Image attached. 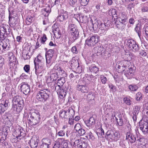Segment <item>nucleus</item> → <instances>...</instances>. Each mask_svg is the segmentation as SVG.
<instances>
[{
  "instance_id": "1",
  "label": "nucleus",
  "mask_w": 148,
  "mask_h": 148,
  "mask_svg": "<svg viewBox=\"0 0 148 148\" xmlns=\"http://www.w3.org/2000/svg\"><path fill=\"white\" fill-rule=\"evenodd\" d=\"M12 107L11 109L14 114L20 112L23 108L24 102L22 98L19 96L14 97L12 100Z\"/></svg>"
},
{
  "instance_id": "2",
  "label": "nucleus",
  "mask_w": 148,
  "mask_h": 148,
  "mask_svg": "<svg viewBox=\"0 0 148 148\" xmlns=\"http://www.w3.org/2000/svg\"><path fill=\"white\" fill-rule=\"evenodd\" d=\"M50 78L53 81H56L60 77H66V74L59 64H56L50 72Z\"/></svg>"
},
{
  "instance_id": "3",
  "label": "nucleus",
  "mask_w": 148,
  "mask_h": 148,
  "mask_svg": "<svg viewBox=\"0 0 148 148\" xmlns=\"http://www.w3.org/2000/svg\"><path fill=\"white\" fill-rule=\"evenodd\" d=\"M40 114L39 111L34 110L32 112L29 113L28 115L27 119L30 124L34 127L38 124L40 122Z\"/></svg>"
},
{
  "instance_id": "4",
  "label": "nucleus",
  "mask_w": 148,
  "mask_h": 148,
  "mask_svg": "<svg viewBox=\"0 0 148 148\" xmlns=\"http://www.w3.org/2000/svg\"><path fill=\"white\" fill-rule=\"evenodd\" d=\"M50 93L49 89H43L38 92L36 98L39 101L45 102L49 98Z\"/></svg>"
},
{
  "instance_id": "5",
  "label": "nucleus",
  "mask_w": 148,
  "mask_h": 148,
  "mask_svg": "<svg viewBox=\"0 0 148 148\" xmlns=\"http://www.w3.org/2000/svg\"><path fill=\"white\" fill-rule=\"evenodd\" d=\"M14 134L16 136L15 138H12L11 141L12 143H16L17 141L23 138L25 136L26 134L25 131L22 128L19 127L17 128L14 132Z\"/></svg>"
},
{
  "instance_id": "6",
  "label": "nucleus",
  "mask_w": 148,
  "mask_h": 148,
  "mask_svg": "<svg viewBox=\"0 0 148 148\" xmlns=\"http://www.w3.org/2000/svg\"><path fill=\"white\" fill-rule=\"evenodd\" d=\"M99 37L97 35L95 34L90 36L85 41V44L88 47H92L99 41Z\"/></svg>"
},
{
  "instance_id": "7",
  "label": "nucleus",
  "mask_w": 148,
  "mask_h": 148,
  "mask_svg": "<svg viewBox=\"0 0 148 148\" xmlns=\"http://www.w3.org/2000/svg\"><path fill=\"white\" fill-rule=\"evenodd\" d=\"M74 110L72 109H68L67 110H62L60 111L59 116L61 118L67 119L69 117L71 118L73 116Z\"/></svg>"
},
{
  "instance_id": "8",
  "label": "nucleus",
  "mask_w": 148,
  "mask_h": 148,
  "mask_svg": "<svg viewBox=\"0 0 148 148\" xmlns=\"http://www.w3.org/2000/svg\"><path fill=\"white\" fill-rule=\"evenodd\" d=\"M74 143V147L77 146L78 148H86L88 145L87 140L84 138L76 140Z\"/></svg>"
},
{
  "instance_id": "9",
  "label": "nucleus",
  "mask_w": 148,
  "mask_h": 148,
  "mask_svg": "<svg viewBox=\"0 0 148 148\" xmlns=\"http://www.w3.org/2000/svg\"><path fill=\"white\" fill-rule=\"evenodd\" d=\"M54 52V50L53 49H49L47 52H46V66L47 68H49L52 65L51 58Z\"/></svg>"
},
{
  "instance_id": "10",
  "label": "nucleus",
  "mask_w": 148,
  "mask_h": 148,
  "mask_svg": "<svg viewBox=\"0 0 148 148\" xmlns=\"http://www.w3.org/2000/svg\"><path fill=\"white\" fill-rule=\"evenodd\" d=\"M127 45L130 49L134 51H137L138 50V45L136 41L132 39H129L127 40Z\"/></svg>"
},
{
  "instance_id": "11",
  "label": "nucleus",
  "mask_w": 148,
  "mask_h": 148,
  "mask_svg": "<svg viewBox=\"0 0 148 148\" xmlns=\"http://www.w3.org/2000/svg\"><path fill=\"white\" fill-rule=\"evenodd\" d=\"M68 146L67 143L64 141L63 138H58L53 148H66Z\"/></svg>"
},
{
  "instance_id": "12",
  "label": "nucleus",
  "mask_w": 148,
  "mask_h": 148,
  "mask_svg": "<svg viewBox=\"0 0 148 148\" xmlns=\"http://www.w3.org/2000/svg\"><path fill=\"white\" fill-rule=\"evenodd\" d=\"M90 21L92 24V28L93 29H94V26H95V28L96 29L97 28H99V29H105V30L108 29V27L107 26L105 23H101L100 20H97L96 21V23L94 24L92 23V19L90 18Z\"/></svg>"
},
{
  "instance_id": "13",
  "label": "nucleus",
  "mask_w": 148,
  "mask_h": 148,
  "mask_svg": "<svg viewBox=\"0 0 148 148\" xmlns=\"http://www.w3.org/2000/svg\"><path fill=\"white\" fill-rule=\"evenodd\" d=\"M139 126L140 130L144 134H148V121H140Z\"/></svg>"
},
{
  "instance_id": "14",
  "label": "nucleus",
  "mask_w": 148,
  "mask_h": 148,
  "mask_svg": "<svg viewBox=\"0 0 148 148\" xmlns=\"http://www.w3.org/2000/svg\"><path fill=\"white\" fill-rule=\"evenodd\" d=\"M10 46L9 41L8 39L0 41V53H2L5 51L6 48H9Z\"/></svg>"
},
{
  "instance_id": "15",
  "label": "nucleus",
  "mask_w": 148,
  "mask_h": 148,
  "mask_svg": "<svg viewBox=\"0 0 148 148\" xmlns=\"http://www.w3.org/2000/svg\"><path fill=\"white\" fill-rule=\"evenodd\" d=\"M20 86L21 91L25 95L28 94L30 92V86L27 83L23 82Z\"/></svg>"
},
{
  "instance_id": "16",
  "label": "nucleus",
  "mask_w": 148,
  "mask_h": 148,
  "mask_svg": "<svg viewBox=\"0 0 148 148\" xmlns=\"http://www.w3.org/2000/svg\"><path fill=\"white\" fill-rule=\"evenodd\" d=\"M9 18V23L11 27L14 28V29H15L18 25V17L16 16L15 17H11L10 15Z\"/></svg>"
},
{
  "instance_id": "17",
  "label": "nucleus",
  "mask_w": 148,
  "mask_h": 148,
  "mask_svg": "<svg viewBox=\"0 0 148 148\" xmlns=\"http://www.w3.org/2000/svg\"><path fill=\"white\" fill-rule=\"evenodd\" d=\"M35 70L36 75L41 76L44 73L45 68L44 65H35Z\"/></svg>"
},
{
  "instance_id": "18",
  "label": "nucleus",
  "mask_w": 148,
  "mask_h": 148,
  "mask_svg": "<svg viewBox=\"0 0 148 148\" xmlns=\"http://www.w3.org/2000/svg\"><path fill=\"white\" fill-rule=\"evenodd\" d=\"M8 57L9 59L10 65L13 67L16 63V57L14 55L13 53L11 52H9Z\"/></svg>"
},
{
  "instance_id": "19",
  "label": "nucleus",
  "mask_w": 148,
  "mask_h": 148,
  "mask_svg": "<svg viewBox=\"0 0 148 148\" xmlns=\"http://www.w3.org/2000/svg\"><path fill=\"white\" fill-rule=\"evenodd\" d=\"M132 131H127L126 134V140H129L130 142L132 143H134L136 140L135 135L132 133Z\"/></svg>"
},
{
  "instance_id": "20",
  "label": "nucleus",
  "mask_w": 148,
  "mask_h": 148,
  "mask_svg": "<svg viewBox=\"0 0 148 148\" xmlns=\"http://www.w3.org/2000/svg\"><path fill=\"white\" fill-rule=\"evenodd\" d=\"M74 129L81 136L84 135L86 133L85 130L79 123H77L74 126Z\"/></svg>"
},
{
  "instance_id": "21",
  "label": "nucleus",
  "mask_w": 148,
  "mask_h": 148,
  "mask_svg": "<svg viewBox=\"0 0 148 148\" xmlns=\"http://www.w3.org/2000/svg\"><path fill=\"white\" fill-rule=\"evenodd\" d=\"M0 32L5 33L6 35L10 34V30L9 26L6 24H3L0 27Z\"/></svg>"
},
{
  "instance_id": "22",
  "label": "nucleus",
  "mask_w": 148,
  "mask_h": 148,
  "mask_svg": "<svg viewBox=\"0 0 148 148\" xmlns=\"http://www.w3.org/2000/svg\"><path fill=\"white\" fill-rule=\"evenodd\" d=\"M134 72V70L130 67L126 69L125 72H124V74L127 77L130 78L132 77Z\"/></svg>"
},
{
  "instance_id": "23",
  "label": "nucleus",
  "mask_w": 148,
  "mask_h": 148,
  "mask_svg": "<svg viewBox=\"0 0 148 148\" xmlns=\"http://www.w3.org/2000/svg\"><path fill=\"white\" fill-rule=\"evenodd\" d=\"M44 60L41 56H38L34 60V65H44Z\"/></svg>"
},
{
  "instance_id": "24",
  "label": "nucleus",
  "mask_w": 148,
  "mask_h": 148,
  "mask_svg": "<svg viewBox=\"0 0 148 148\" xmlns=\"http://www.w3.org/2000/svg\"><path fill=\"white\" fill-rule=\"evenodd\" d=\"M121 22L119 21V23L117 25V27L119 29L121 30L124 29L127 23V18H121Z\"/></svg>"
},
{
  "instance_id": "25",
  "label": "nucleus",
  "mask_w": 148,
  "mask_h": 148,
  "mask_svg": "<svg viewBox=\"0 0 148 148\" xmlns=\"http://www.w3.org/2000/svg\"><path fill=\"white\" fill-rule=\"evenodd\" d=\"M140 108V106H135V108L134 109L133 115L132 117L134 122H135L137 120V116L139 112Z\"/></svg>"
},
{
  "instance_id": "26",
  "label": "nucleus",
  "mask_w": 148,
  "mask_h": 148,
  "mask_svg": "<svg viewBox=\"0 0 148 148\" xmlns=\"http://www.w3.org/2000/svg\"><path fill=\"white\" fill-rule=\"evenodd\" d=\"M77 89L83 93H87L88 92L89 88L87 86L82 84H78L77 86Z\"/></svg>"
},
{
  "instance_id": "27",
  "label": "nucleus",
  "mask_w": 148,
  "mask_h": 148,
  "mask_svg": "<svg viewBox=\"0 0 148 148\" xmlns=\"http://www.w3.org/2000/svg\"><path fill=\"white\" fill-rule=\"evenodd\" d=\"M68 16V12L66 11L63 12L57 17V19L60 21L62 22L67 19Z\"/></svg>"
},
{
  "instance_id": "28",
  "label": "nucleus",
  "mask_w": 148,
  "mask_h": 148,
  "mask_svg": "<svg viewBox=\"0 0 148 148\" xmlns=\"http://www.w3.org/2000/svg\"><path fill=\"white\" fill-rule=\"evenodd\" d=\"M85 123L87 127L89 128H92V126L94 125L95 123L94 118L93 117H91L89 119L85 121Z\"/></svg>"
},
{
  "instance_id": "29",
  "label": "nucleus",
  "mask_w": 148,
  "mask_h": 148,
  "mask_svg": "<svg viewBox=\"0 0 148 148\" xmlns=\"http://www.w3.org/2000/svg\"><path fill=\"white\" fill-rule=\"evenodd\" d=\"M141 29L142 25H141V23H138L136 25V27L134 29V30L138 34V35L140 39H141Z\"/></svg>"
},
{
  "instance_id": "30",
  "label": "nucleus",
  "mask_w": 148,
  "mask_h": 148,
  "mask_svg": "<svg viewBox=\"0 0 148 148\" xmlns=\"http://www.w3.org/2000/svg\"><path fill=\"white\" fill-rule=\"evenodd\" d=\"M121 63L120 62H118L116 65L115 66V68L116 70H117L118 72L119 73H122L123 72L124 73V72H125V68L124 67L123 65H120V64Z\"/></svg>"
},
{
  "instance_id": "31",
  "label": "nucleus",
  "mask_w": 148,
  "mask_h": 148,
  "mask_svg": "<svg viewBox=\"0 0 148 148\" xmlns=\"http://www.w3.org/2000/svg\"><path fill=\"white\" fill-rule=\"evenodd\" d=\"M89 70L93 73H97L99 71V68L94 64H92L88 66Z\"/></svg>"
},
{
  "instance_id": "32",
  "label": "nucleus",
  "mask_w": 148,
  "mask_h": 148,
  "mask_svg": "<svg viewBox=\"0 0 148 148\" xmlns=\"http://www.w3.org/2000/svg\"><path fill=\"white\" fill-rule=\"evenodd\" d=\"M113 131L111 130H108L106 133L105 137L107 140L113 141Z\"/></svg>"
},
{
  "instance_id": "33",
  "label": "nucleus",
  "mask_w": 148,
  "mask_h": 148,
  "mask_svg": "<svg viewBox=\"0 0 148 148\" xmlns=\"http://www.w3.org/2000/svg\"><path fill=\"white\" fill-rule=\"evenodd\" d=\"M65 77L61 76L59 77L60 78L58 79L57 81V84L58 86L59 87V88H61V87L64 84L65 82V78H64Z\"/></svg>"
},
{
  "instance_id": "34",
  "label": "nucleus",
  "mask_w": 148,
  "mask_h": 148,
  "mask_svg": "<svg viewBox=\"0 0 148 148\" xmlns=\"http://www.w3.org/2000/svg\"><path fill=\"white\" fill-rule=\"evenodd\" d=\"M39 140L36 138L32 139L31 140V146L34 148H37Z\"/></svg>"
},
{
  "instance_id": "35",
  "label": "nucleus",
  "mask_w": 148,
  "mask_h": 148,
  "mask_svg": "<svg viewBox=\"0 0 148 148\" xmlns=\"http://www.w3.org/2000/svg\"><path fill=\"white\" fill-rule=\"evenodd\" d=\"M75 30L71 32V36L73 38V40H75L77 39L79 37V32L78 31V30L74 29Z\"/></svg>"
},
{
  "instance_id": "36",
  "label": "nucleus",
  "mask_w": 148,
  "mask_h": 148,
  "mask_svg": "<svg viewBox=\"0 0 148 148\" xmlns=\"http://www.w3.org/2000/svg\"><path fill=\"white\" fill-rule=\"evenodd\" d=\"M113 134V141H116L119 140L120 138V135L118 131L114 132Z\"/></svg>"
},
{
  "instance_id": "37",
  "label": "nucleus",
  "mask_w": 148,
  "mask_h": 148,
  "mask_svg": "<svg viewBox=\"0 0 148 148\" xmlns=\"http://www.w3.org/2000/svg\"><path fill=\"white\" fill-rule=\"evenodd\" d=\"M94 93L92 92H89L87 96L86 99L88 101H90L94 100L95 98Z\"/></svg>"
},
{
  "instance_id": "38",
  "label": "nucleus",
  "mask_w": 148,
  "mask_h": 148,
  "mask_svg": "<svg viewBox=\"0 0 148 148\" xmlns=\"http://www.w3.org/2000/svg\"><path fill=\"white\" fill-rule=\"evenodd\" d=\"M70 139V143L71 145H73L74 146V143H75V141L74 140H76V136L74 133H73L70 134L69 136Z\"/></svg>"
},
{
  "instance_id": "39",
  "label": "nucleus",
  "mask_w": 148,
  "mask_h": 148,
  "mask_svg": "<svg viewBox=\"0 0 148 148\" xmlns=\"http://www.w3.org/2000/svg\"><path fill=\"white\" fill-rule=\"evenodd\" d=\"M90 78L89 77H85L83 78L82 82V84L87 86L90 82Z\"/></svg>"
},
{
  "instance_id": "40",
  "label": "nucleus",
  "mask_w": 148,
  "mask_h": 148,
  "mask_svg": "<svg viewBox=\"0 0 148 148\" xmlns=\"http://www.w3.org/2000/svg\"><path fill=\"white\" fill-rule=\"evenodd\" d=\"M42 143L50 147L51 145V140L48 138H44L42 140Z\"/></svg>"
},
{
  "instance_id": "41",
  "label": "nucleus",
  "mask_w": 148,
  "mask_h": 148,
  "mask_svg": "<svg viewBox=\"0 0 148 148\" xmlns=\"http://www.w3.org/2000/svg\"><path fill=\"white\" fill-rule=\"evenodd\" d=\"M0 104L3 105L5 107V106L6 108H8V106L10 105V103L8 100H0Z\"/></svg>"
},
{
  "instance_id": "42",
  "label": "nucleus",
  "mask_w": 148,
  "mask_h": 148,
  "mask_svg": "<svg viewBox=\"0 0 148 148\" xmlns=\"http://www.w3.org/2000/svg\"><path fill=\"white\" fill-rule=\"evenodd\" d=\"M34 21V17L30 15H28L26 19V23L27 25H29Z\"/></svg>"
},
{
  "instance_id": "43",
  "label": "nucleus",
  "mask_w": 148,
  "mask_h": 148,
  "mask_svg": "<svg viewBox=\"0 0 148 148\" xmlns=\"http://www.w3.org/2000/svg\"><path fill=\"white\" fill-rule=\"evenodd\" d=\"M71 67L73 68V69H75L79 65V63L77 60H72L71 62Z\"/></svg>"
},
{
  "instance_id": "44",
  "label": "nucleus",
  "mask_w": 148,
  "mask_h": 148,
  "mask_svg": "<svg viewBox=\"0 0 148 148\" xmlns=\"http://www.w3.org/2000/svg\"><path fill=\"white\" fill-rule=\"evenodd\" d=\"M121 63L120 64V65H123L125 69H127L128 68L130 67L129 66V64H130V62L124 60L123 61H120Z\"/></svg>"
},
{
  "instance_id": "45",
  "label": "nucleus",
  "mask_w": 148,
  "mask_h": 148,
  "mask_svg": "<svg viewBox=\"0 0 148 148\" xmlns=\"http://www.w3.org/2000/svg\"><path fill=\"white\" fill-rule=\"evenodd\" d=\"M96 134L99 138H102L103 137V135L104 134V131L102 128H101L99 130L98 132H96Z\"/></svg>"
},
{
  "instance_id": "46",
  "label": "nucleus",
  "mask_w": 148,
  "mask_h": 148,
  "mask_svg": "<svg viewBox=\"0 0 148 148\" xmlns=\"http://www.w3.org/2000/svg\"><path fill=\"white\" fill-rule=\"evenodd\" d=\"M128 88L130 90L135 91L138 89V87L136 85L133 84L129 85Z\"/></svg>"
},
{
  "instance_id": "47",
  "label": "nucleus",
  "mask_w": 148,
  "mask_h": 148,
  "mask_svg": "<svg viewBox=\"0 0 148 148\" xmlns=\"http://www.w3.org/2000/svg\"><path fill=\"white\" fill-rule=\"evenodd\" d=\"M85 134L86 135V137L87 138L91 139L92 140L94 139V136L92 133L90 131L87 132L86 133H85Z\"/></svg>"
},
{
  "instance_id": "48",
  "label": "nucleus",
  "mask_w": 148,
  "mask_h": 148,
  "mask_svg": "<svg viewBox=\"0 0 148 148\" xmlns=\"http://www.w3.org/2000/svg\"><path fill=\"white\" fill-rule=\"evenodd\" d=\"M123 57L124 60L130 61L131 59L132 55L125 54L123 55Z\"/></svg>"
},
{
  "instance_id": "49",
  "label": "nucleus",
  "mask_w": 148,
  "mask_h": 148,
  "mask_svg": "<svg viewBox=\"0 0 148 148\" xmlns=\"http://www.w3.org/2000/svg\"><path fill=\"white\" fill-rule=\"evenodd\" d=\"M119 121H117V124L119 126H122L124 124V121L122 116H120L119 117Z\"/></svg>"
},
{
  "instance_id": "50",
  "label": "nucleus",
  "mask_w": 148,
  "mask_h": 148,
  "mask_svg": "<svg viewBox=\"0 0 148 148\" xmlns=\"http://www.w3.org/2000/svg\"><path fill=\"white\" fill-rule=\"evenodd\" d=\"M76 26L74 24H71V23L69 24L68 26V29L71 31L75 30L74 29H77L76 27Z\"/></svg>"
},
{
  "instance_id": "51",
  "label": "nucleus",
  "mask_w": 148,
  "mask_h": 148,
  "mask_svg": "<svg viewBox=\"0 0 148 148\" xmlns=\"http://www.w3.org/2000/svg\"><path fill=\"white\" fill-rule=\"evenodd\" d=\"M4 64V58L2 56H0V70L3 69Z\"/></svg>"
},
{
  "instance_id": "52",
  "label": "nucleus",
  "mask_w": 148,
  "mask_h": 148,
  "mask_svg": "<svg viewBox=\"0 0 148 148\" xmlns=\"http://www.w3.org/2000/svg\"><path fill=\"white\" fill-rule=\"evenodd\" d=\"M96 49H97V52L102 54L104 52V49L100 46H97L96 47Z\"/></svg>"
},
{
  "instance_id": "53",
  "label": "nucleus",
  "mask_w": 148,
  "mask_h": 148,
  "mask_svg": "<svg viewBox=\"0 0 148 148\" xmlns=\"http://www.w3.org/2000/svg\"><path fill=\"white\" fill-rule=\"evenodd\" d=\"M66 94V91L62 89L60 90V97L61 98L65 97Z\"/></svg>"
},
{
  "instance_id": "54",
  "label": "nucleus",
  "mask_w": 148,
  "mask_h": 148,
  "mask_svg": "<svg viewBox=\"0 0 148 148\" xmlns=\"http://www.w3.org/2000/svg\"><path fill=\"white\" fill-rule=\"evenodd\" d=\"M7 35L5 33L0 32V40L2 41H5L7 39H5V38L6 37V36Z\"/></svg>"
},
{
  "instance_id": "55",
  "label": "nucleus",
  "mask_w": 148,
  "mask_h": 148,
  "mask_svg": "<svg viewBox=\"0 0 148 148\" xmlns=\"http://www.w3.org/2000/svg\"><path fill=\"white\" fill-rule=\"evenodd\" d=\"M136 97L137 101H140L142 99V95L140 92H138L136 95Z\"/></svg>"
},
{
  "instance_id": "56",
  "label": "nucleus",
  "mask_w": 148,
  "mask_h": 148,
  "mask_svg": "<svg viewBox=\"0 0 148 148\" xmlns=\"http://www.w3.org/2000/svg\"><path fill=\"white\" fill-rule=\"evenodd\" d=\"M7 136V133H5V134H2L1 137L0 138V142L3 143L6 138Z\"/></svg>"
},
{
  "instance_id": "57",
  "label": "nucleus",
  "mask_w": 148,
  "mask_h": 148,
  "mask_svg": "<svg viewBox=\"0 0 148 148\" xmlns=\"http://www.w3.org/2000/svg\"><path fill=\"white\" fill-rule=\"evenodd\" d=\"M81 5L83 6H86L88 3V0H79Z\"/></svg>"
},
{
  "instance_id": "58",
  "label": "nucleus",
  "mask_w": 148,
  "mask_h": 148,
  "mask_svg": "<svg viewBox=\"0 0 148 148\" xmlns=\"http://www.w3.org/2000/svg\"><path fill=\"white\" fill-rule=\"evenodd\" d=\"M101 79L102 84H105L106 83L107 78L103 75H101Z\"/></svg>"
},
{
  "instance_id": "59",
  "label": "nucleus",
  "mask_w": 148,
  "mask_h": 148,
  "mask_svg": "<svg viewBox=\"0 0 148 148\" xmlns=\"http://www.w3.org/2000/svg\"><path fill=\"white\" fill-rule=\"evenodd\" d=\"M75 69H76L77 72L78 73H82L83 71V69L82 66L79 65Z\"/></svg>"
},
{
  "instance_id": "60",
  "label": "nucleus",
  "mask_w": 148,
  "mask_h": 148,
  "mask_svg": "<svg viewBox=\"0 0 148 148\" xmlns=\"http://www.w3.org/2000/svg\"><path fill=\"white\" fill-rule=\"evenodd\" d=\"M5 106L0 104V112L1 113V112L3 113L8 109Z\"/></svg>"
},
{
  "instance_id": "61",
  "label": "nucleus",
  "mask_w": 148,
  "mask_h": 148,
  "mask_svg": "<svg viewBox=\"0 0 148 148\" xmlns=\"http://www.w3.org/2000/svg\"><path fill=\"white\" fill-rule=\"evenodd\" d=\"M47 40V37L46 35L45 34H43V36L42 38L41 43H42V44H45V42Z\"/></svg>"
},
{
  "instance_id": "62",
  "label": "nucleus",
  "mask_w": 148,
  "mask_h": 148,
  "mask_svg": "<svg viewBox=\"0 0 148 148\" xmlns=\"http://www.w3.org/2000/svg\"><path fill=\"white\" fill-rule=\"evenodd\" d=\"M139 53L143 57L146 56L147 55L146 51L143 50H141L139 51Z\"/></svg>"
},
{
  "instance_id": "63",
  "label": "nucleus",
  "mask_w": 148,
  "mask_h": 148,
  "mask_svg": "<svg viewBox=\"0 0 148 148\" xmlns=\"http://www.w3.org/2000/svg\"><path fill=\"white\" fill-rule=\"evenodd\" d=\"M143 30L145 31L146 36L148 38V26L145 25L143 27Z\"/></svg>"
},
{
  "instance_id": "64",
  "label": "nucleus",
  "mask_w": 148,
  "mask_h": 148,
  "mask_svg": "<svg viewBox=\"0 0 148 148\" xmlns=\"http://www.w3.org/2000/svg\"><path fill=\"white\" fill-rule=\"evenodd\" d=\"M125 125L127 127V128L128 130H127V131H132V130L131 129V126L130 123H129V122L126 121V123Z\"/></svg>"
}]
</instances>
